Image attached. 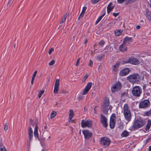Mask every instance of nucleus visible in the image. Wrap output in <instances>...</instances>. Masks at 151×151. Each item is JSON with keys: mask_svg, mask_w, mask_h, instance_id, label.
Wrapping results in <instances>:
<instances>
[{"mask_svg": "<svg viewBox=\"0 0 151 151\" xmlns=\"http://www.w3.org/2000/svg\"><path fill=\"white\" fill-rule=\"evenodd\" d=\"M146 15L147 18L149 20L151 19V12L147 10L146 11Z\"/></svg>", "mask_w": 151, "mask_h": 151, "instance_id": "bb28decb", "label": "nucleus"}, {"mask_svg": "<svg viewBox=\"0 0 151 151\" xmlns=\"http://www.w3.org/2000/svg\"><path fill=\"white\" fill-rule=\"evenodd\" d=\"M37 73V71H35V72H34V74H33V76H32V78H35L36 76V74Z\"/></svg>", "mask_w": 151, "mask_h": 151, "instance_id": "c03bdc74", "label": "nucleus"}, {"mask_svg": "<svg viewBox=\"0 0 151 151\" xmlns=\"http://www.w3.org/2000/svg\"><path fill=\"white\" fill-rule=\"evenodd\" d=\"M87 41H88L86 39L85 40V42H84V44H86L87 42Z\"/></svg>", "mask_w": 151, "mask_h": 151, "instance_id": "69168bd1", "label": "nucleus"}, {"mask_svg": "<svg viewBox=\"0 0 151 151\" xmlns=\"http://www.w3.org/2000/svg\"><path fill=\"white\" fill-rule=\"evenodd\" d=\"M38 123H36L35 127L34 129V136L36 138H38V140H39L38 137Z\"/></svg>", "mask_w": 151, "mask_h": 151, "instance_id": "4be33fe9", "label": "nucleus"}, {"mask_svg": "<svg viewBox=\"0 0 151 151\" xmlns=\"http://www.w3.org/2000/svg\"><path fill=\"white\" fill-rule=\"evenodd\" d=\"M114 45L113 43H111L109 45L107 46L106 48H107L108 52H111L112 51L113 49Z\"/></svg>", "mask_w": 151, "mask_h": 151, "instance_id": "5701e85b", "label": "nucleus"}, {"mask_svg": "<svg viewBox=\"0 0 151 151\" xmlns=\"http://www.w3.org/2000/svg\"><path fill=\"white\" fill-rule=\"evenodd\" d=\"M93 64V62L91 60H90L89 61L88 63V65L90 67H92Z\"/></svg>", "mask_w": 151, "mask_h": 151, "instance_id": "a18cd8bd", "label": "nucleus"}, {"mask_svg": "<svg viewBox=\"0 0 151 151\" xmlns=\"http://www.w3.org/2000/svg\"><path fill=\"white\" fill-rule=\"evenodd\" d=\"M68 13H66L65 15H64V17H63V19H65V20L67 16L68 15Z\"/></svg>", "mask_w": 151, "mask_h": 151, "instance_id": "864d4df0", "label": "nucleus"}, {"mask_svg": "<svg viewBox=\"0 0 151 151\" xmlns=\"http://www.w3.org/2000/svg\"><path fill=\"white\" fill-rule=\"evenodd\" d=\"M112 107L109 105V98H106L104 100L102 106L101 110L105 114H108L109 111L111 112Z\"/></svg>", "mask_w": 151, "mask_h": 151, "instance_id": "f257e3e1", "label": "nucleus"}, {"mask_svg": "<svg viewBox=\"0 0 151 151\" xmlns=\"http://www.w3.org/2000/svg\"><path fill=\"white\" fill-rule=\"evenodd\" d=\"M105 14H103V15H102L101 16H100L99 17H98V19H97V20H96V22H95L96 24H97L101 21V20L102 19V17L104 16Z\"/></svg>", "mask_w": 151, "mask_h": 151, "instance_id": "c85d7f7f", "label": "nucleus"}, {"mask_svg": "<svg viewBox=\"0 0 151 151\" xmlns=\"http://www.w3.org/2000/svg\"><path fill=\"white\" fill-rule=\"evenodd\" d=\"M100 119V122L102 124V126L106 128L108 126L106 118L102 114H101Z\"/></svg>", "mask_w": 151, "mask_h": 151, "instance_id": "f8f14e48", "label": "nucleus"}, {"mask_svg": "<svg viewBox=\"0 0 151 151\" xmlns=\"http://www.w3.org/2000/svg\"><path fill=\"white\" fill-rule=\"evenodd\" d=\"M150 7L151 8V0H150Z\"/></svg>", "mask_w": 151, "mask_h": 151, "instance_id": "774afa93", "label": "nucleus"}, {"mask_svg": "<svg viewBox=\"0 0 151 151\" xmlns=\"http://www.w3.org/2000/svg\"><path fill=\"white\" fill-rule=\"evenodd\" d=\"M97 106H96L95 107V108L94 109V113L96 114L97 113V111H96V108L97 107Z\"/></svg>", "mask_w": 151, "mask_h": 151, "instance_id": "680f3d73", "label": "nucleus"}, {"mask_svg": "<svg viewBox=\"0 0 151 151\" xmlns=\"http://www.w3.org/2000/svg\"><path fill=\"white\" fill-rule=\"evenodd\" d=\"M80 58H79L78 59L77 62H76V66H77L79 65V63L80 62Z\"/></svg>", "mask_w": 151, "mask_h": 151, "instance_id": "de8ad7c7", "label": "nucleus"}, {"mask_svg": "<svg viewBox=\"0 0 151 151\" xmlns=\"http://www.w3.org/2000/svg\"><path fill=\"white\" fill-rule=\"evenodd\" d=\"M114 5L112 2H110L107 6V13L109 14L114 7Z\"/></svg>", "mask_w": 151, "mask_h": 151, "instance_id": "a211bd4d", "label": "nucleus"}, {"mask_svg": "<svg viewBox=\"0 0 151 151\" xmlns=\"http://www.w3.org/2000/svg\"><path fill=\"white\" fill-rule=\"evenodd\" d=\"M55 63V60H52L49 63L48 65L50 66H51V65H53L54 64V63Z\"/></svg>", "mask_w": 151, "mask_h": 151, "instance_id": "4c0bfd02", "label": "nucleus"}, {"mask_svg": "<svg viewBox=\"0 0 151 151\" xmlns=\"http://www.w3.org/2000/svg\"><path fill=\"white\" fill-rule=\"evenodd\" d=\"M34 79H35L34 78H32L31 81V84L32 85L34 81Z\"/></svg>", "mask_w": 151, "mask_h": 151, "instance_id": "bf43d9fd", "label": "nucleus"}, {"mask_svg": "<svg viewBox=\"0 0 151 151\" xmlns=\"http://www.w3.org/2000/svg\"><path fill=\"white\" fill-rule=\"evenodd\" d=\"M119 14V13H113V15L114 17H116L118 16V15Z\"/></svg>", "mask_w": 151, "mask_h": 151, "instance_id": "603ef678", "label": "nucleus"}, {"mask_svg": "<svg viewBox=\"0 0 151 151\" xmlns=\"http://www.w3.org/2000/svg\"><path fill=\"white\" fill-rule=\"evenodd\" d=\"M145 124V122L144 119L141 118L137 119L134 121L131 129L132 130L138 129L144 126Z\"/></svg>", "mask_w": 151, "mask_h": 151, "instance_id": "7ed1b4c3", "label": "nucleus"}, {"mask_svg": "<svg viewBox=\"0 0 151 151\" xmlns=\"http://www.w3.org/2000/svg\"><path fill=\"white\" fill-rule=\"evenodd\" d=\"M129 135V132L126 130L123 131L121 134V136L122 137H126Z\"/></svg>", "mask_w": 151, "mask_h": 151, "instance_id": "b1692460", "label": "nucleus"}, {"mask_svg": "<svg viewBox=\"0 0 151 151\" xmlns=\"http://www.w3.org/2000/svg\"><path fill=\"white\" fill-rule=\"evenodd\" d=\"M59 79H57L55 83L53 92L55 94L58 93L59 88Z\"/></svg>", "mask_w": 151, "mask_h": 151, "instance_id": "dca6fc26", "label": "nucleus"}, {"mask_svg": "<svg viewBox=\"0 0 151 151\" xmlns=\"http://www.w3.org/2000/svg\"><path fill=\"white\" fill-rule=\"evenodd\" d=\"M93 122L91 120H82L81 121V127L83 128L87 127L90 128L92 127Z\"/></svg>", "mask_w": 151, "mask_h": 151, "instance_id": "9b49d317", "label": "nucleus"}, {"mask_svg": "<svg viewBox=\"0 0 151 151\" xmlns=\"http://www.w3.org/2000/svg\"><path fill=\"white\" fill-rule=\"evenodd\" d=\"M100 0H91L92 3L93 4H95L97 3Z\"/></svg>", "mask_w": 151, "mask_h": 151, "instance_id": "ea45409f", "label": "nucleus"}, {"mask_svg": "<svg viewBox=\"0 0 151 151\" xmlns=\"http://www.w3.org/2000/svg\"><path fill=\"white\" fill-rule=\"evenodd\" d=\"M145 94L147 96H149L150 95V93L149 92H146L145 93Z\"/></svg>", "mask_w": 151, "mask_h": 151, "instance_id": "e2e57ef3", "label": "nucleus"}, {"mask_svg": "<svg viewBox=\"0 0 151 151\" xmlns=\"http://www.w3.org/2000/svg\"><path fill=\"white\" fill-rule=\"evenodd\" d=\"M142 89L139 86H135L132 89V91L133 95L136 97H139L142 93Z\"/></svg>", "mask_w": 151, "mask_h": 151, "instance_id": "39448f33", "label": "nucleus"}, {"mask_svg": "<svg viewBox=\"0 0 151 151\" xmlns=\"http://www.w3.org/2000/svg\"><path fill=\"white\" fill-rule=\"evenodd\" d=\"M84 14L81 12L78 18V19L79 20L81 18H83L84 16Z\"/></svg>", "mask_w": 151, "mask_h": 151, "instance_id": "79ce46f5", "label": "nucleus"}, {"mask_svg": "<svg viewBox=\"0 0 151 151\" xmlns=\"http://www.w3.org/2000/svg\"><path fill=\"white\" fill-rule=\"evenodd\" d=\"M103 56L102 55L97 56V59L99 60H100L102 58Z\"/></svg>", "mask_w": 151, "mask_h": 151, "instance_id": "a19ab883", "label": "nucleus"}, {"mask_svg": "<svg viewBox=\"0 0 151 151\" xmlns=\"http://www.w3.org/2000/svg\"><path fill=\"white\" fill-rule=\"evenodd\" d=\"M105 43V42L103 40H101L99 43L98 45L102 47Z\"/></svg>", "mask_w": 151, "mask_h": 151, "instance_id": "2f4dec72", "label": "nucleus"}, {"mask_svg": "<svg viewBox=\"0 0 151 151\" xmlns=\"http://www.w3.org/2000/svg\"><path fill=\"white\" fill-rule=\"evenodd\" d=\"M8 129V126L6 123L5 124L4 129L5 131L7 130Z\"/></svg>", "mask_w": 151, "mask_h": 151, "instance_id": "8fccbe9b", "label": "nucleus"}, {"mask_svg": "<svg viewBox=\"0 0 151 151\" xmlns=\"http://www.w3.org/2000/svg\"><path fill=\"white\" fill-rule=\"evenodd\" d=\"M126 0H117V2L119 4H122Z\"/></svg>", "mask_w": 151, "mask_h": 151, "instance_id": "09e8293b", "label": "nucleus"}, {"mask_svg": "<svg viewBox=\"0 0 151 151\" xmlns=\"http://www.w3.org/2000/svg\"><path fill=\"white\" fill-rule=\"evenodd\" d=\"M78 100L79 101H81L82 100L83 98V96H81V95H79L78 97Z\"/></svg>", "mask_w": 151, "mask_h": 151, "instance_id": "37998d69", "label": "nucleus"}, {"mask_svg": "<svg viewBox=\"0 0 151 151\" xmlns=\"http://www.w3.org/2000/svg\"><path fill=\"white\" fill-rule=\"evenodd\" d=\"M12 0H11L10 1H9L8 3L7 4V6H10L11 3H12Z\"/></svg>", "mask_w": 151, "mask_h": 151, "instance_id": "6e6d98bb", "label": "nucleus"}, {"mask_svg": "<svg viewBox=\"0 0 151 151\" xmlns=\"http://www.w3.org/2000/svg\"><path fill=\"white\" fill-rule=\"evenodd\" d=\"M69 122H73V120H72V119H69Z\"/></svg>", "mask_w": 151, "mask_h": 151, "instance_id": "13d9d810", "label": "nucleus"}, {"mask_svg": "<svg viewBox=\"0 0 151 151\" xmlns=\"http://www.w3.org/2000/svg\"><path fill=\"white\" fill-rule=\"evenodd\" d=\"M43 138H42L43 140L46 139L48 140V139L50 138L49 132L47 130L44 132L43 133Z\"/></svg>", "mask_w": 151, "mask_h": 151, "instance_id": "6ab92c4d", "label": "nucleus"}, {"mask_svg": "<svg viewBox=\"0 0 151 151\" xmlns=\"http://www.w3.org/2000/svg\"><path fill=\"white\" fill-rule=\"evenodd\" d=\"M122 85L119 82H117L115 84L112 85L111 90L112 92L115 93L121 89Z\"/></svg>", "mask_w": 151, "mask_h": 151, "instance_id": "6e6552de", "label": "nucleus"}, {"mask_svg": "<svg viewBox=\"0 0 151 151\" xmlns=\"http://www.w3.org/2000/svg\"><path fill=\"white\" fill-rule=\"evenodd\" d=\"M30 122L31 124H32V123L33 122V120H32V119H30Z\"/></svg>", "mask_w": 151, "mask_h": 151, "instance_id": "0e129e2a", "label": "nucleus"}, {"mask_svg": "<svg viewBox=\"0 0 151 151\" xmlns=\"http://www.w3.org/2000/svg\"><path fill=\"white\" fill-rule=\"evenodd\" d=\"M144 114L145 116H151V109L149 111L145 112Z\"/></svg>", "mask_w": 151, "mask_h": 151, "instance_id": "72a5a7b5", "label": "nucleus"}, {"mask_svg": "<svg viewBox=\"0 0 151 151\" xmlns=\"http://www.w3.org/2000/svg\"><path fill=\"white\" fill-rule=\"evenodd\" d=\"M129 72V70L128 68H125L121 70L119 72V75L124 76L127 75Z\"/></svg>", "mask_w": 151, "mask_h": 151, "instance_id": "f3484780", "label": "nucleus"}, {"mask_svg": "<svg viewBox=\"0 0 151 151\" xmlns=\"http://www.w3.org/2000/svg\"><path fill=\"white\" fill-rule=\"evenodd\" d=\"M132 39L131 37H126L124 39L123 42H124L126 44L127 42L128 41L131 42H132Z\"/></svg>", "mask_w": 151, "mask_h": 151, "instance_id": "a878e982", "label": "nucleus"}, {"mask_svg": "<svg viewBox=\"0 0 151 151\" xmlns=\"http://www.w3.org/2000/svg\"><path fill=\"white\" fill-rule=\"evenodd\" d=\"M119 65L120 62L118 61L113 66L112 71L114 73H115L118 71V68L119 66Z\"/></svg>", "mask_w": 151, "mask_h": 151, "instance_id": "aec40b11", "label": "nucleus"}, {"mask_svg": "<svg viewBox=\"0 0 151 151\" xmlns=\"http://www.w3.org/2000/svg\"><path fill=\"white\" fill-rule=\"evenodd\" d=\"M56 112L55 111H52L51 114L50 118L52 119L54 118L56 115Z\"/></svg>", "mask_w": 151, "mask_h": 151, "instance_id": "c756f323", "label": "nucleus"}, {"mask_svg": "<svg viewBox=\"0 0 151 151\" xmlns=\"http://www.w3.org/2000/svg\"><path fill=\"white\" fill-rule=\"evenodd\" d=\"M149 151H151V145L149 147Z\"/></svg>", "mask_w": 151, "mask_h": 151, "instance_id": "338daca9", "label": "nucleus"}, {"mask_svg": "<svg viewBox=\"0 0 151 151\" xmlns=\"http://www.w3.org/2000/svg\"><path fill=\"white\" fill-rule=\"evenodd\" d=\"M41 144L43 147H45L46 144L42 141L41 142Z\"/></svg>", "mask_w": 151, "mask_h": 151, "instance_id": "5fc2aeb1", "label": "nucleus"}, {"mask_svg": "<svg viewBox=\"0 0 151 151\" xmlns=\"http://www.w3.org/2000/svg\"><path fill=\"white\" fill-rule=\"evenodd\" d=\"M44 92L45 91L44 90H42L39 91L38 96L39 98H40L41 97L42 94L44 93Z\"/></svg>", "mask_w": 151, "mask_h": 151, "instance_id": "473e14b6", "label": "nucleus"}, {"mask_svg": "<svg viewBox=\"0 0 151 151\" xmlns=\"http://www.w3.org/2000/svg\"><path fill=\"white\" fill-rule=\"evenodd\" d=\"M140 28V26L139 25H137L136 27V29H139Z\"/></svg>", "mask_w": 151, "mask_h": 151, "instance_id": "052dcab7", "label": "nucleus"}, {"mask_svg": "<svg viewBox=\"0 0 151 151\" xmlns=\"http://www.w3.org/2000/svg\"><path fill=\"white\" fill-rule=\"evenodd\" d=\"M121 34L120 30H117L115 32V35L116 36H119Z\"/></svg>", "mask_w": 151, "mask_h": 151, "instance_id": "c9c22d12", "label": "nucleus"}, {"mask_svg": "<svg viewBox=\"0 0 151 151\" xmlns=\"http://www.w3.org/2000/svg\"><path fill=\"white\" fill-rule=\"evenodd\" d=\"M100 144L105 148L108 147L111 143L110 139L107 137H104L101 138L100 140Z\"/></svg>", "mask_w": 151, "mask_h": 151, "instance_id": "423d86ee", "label": "nucleus"}, {"mask_svg": "<svg viewBox=\"0 0 151 151\" xmlns=\"http://www.w3.org/2000/svg\"><path fill=\"white\" fill-rule=\"evenodd\" d=\"M124 62L125 63H130L134 65L139 64L140 63L139 61L137 59L134 57H131Z\"/></svg>", "mask_w": 151, "mask_h": 151, "instance_id": "1a4fd4ad", "label": "nucleus"}, {"mask_svg": "<svg viewBox=\"0 0 151 151\" xmlns=\"http://www.w3.org/2000/svg\"><path fill=\"white\" fill-rule=\"evenodd\" d=\"M0 151H7L5 147L2 144L0 145Z\"/></svg>", "mask_w": 151, "mask_h": 151, "instance_id": "7c9ffc66", "label": "nucleus"}, {"mask_svg": "<svg viewBox=\"0 0 151 151\" xmlns=\"http://www.w3.org/2000/svg\"><path fill=\"white\" fill-rule=\"evenodd\" d=\"M54 49L53 48H51L50 49L49 52H48V53L49 54H50L52 52L53 50Z\"/></svg>", "mask_w": 151, "mask_h": 151, "instance_id": "3c124183", "label": "nucleus"}, {"mask_svg": "<svg viewBox=\"0 0 151 151\" xmlns=\"http://www.w3.org/2000/svg\"><path fill=\"white\" fill-rule=\"evenodd\" d=\"M147 86V85L146 84H143V85L142 86V89L144 92H145L146 91Z\"/></svg>", "mask_w": 151, "mask_h": 151, "instance_id": "58836bf2", "label": "nucleus"}, {"mask_svg": "<svg viewBox=\"0 0 151 151\" xmlns=\"http://www.w3.org/2000/svg\"><path fill=\"white\" fill-rule=\"evenodd\" d=\"M92 86V83L89 82L88 83L85 88L83 89L82 93V95L86 94L90 90Z\"/></svg>", "mask_w": 151, "mask_h": 151, "instance_id": "2eb2a0df", "label": "nucleus"}, {"mask_svg": "<svg viewBox=\"0 0 151 151\" xmlns=\"http://www.w3.org/2000/svg\"><path fill=\"white\" fill-rule=\"evenodd\" d=\"M151 125V121L150 120H148V122L147 124L146 127V130H148L150 129V126Z\"/></svg>", "mask_w": 151, "mask_h": 151, "instance_id": "cd10ccee", "label": "nucleus"}, {"mask_svg": "<svg viewBox=\"0 0 151 151\" xmlns=\"http://www.w3.org/2000/svg\"><path fill=\"white\" fill-rule=\"evenodd\" d=\"M116 119V117L115 114H113L111 117L110 121V126L111 129L114 128V127Z\"/></svg>", "mask_w": 151, "mask_h": 151, "instance_id": "4468645a", "label": "nucleus"}, {"mask_svg": "<svg viewBox=\"0 0 151 151\" xmlns=\"http://www.w3.org/2000/svg\"><path fill=\"white\" fill-rule=\"evenodd\" d=\"M88 76L87 74H86V75H85V76H84V77L83 78L82 81V82L83 83L85 82V81H86V79L88 78Z\"/></svg>", "mask_w": 151, "mask_h": 151, "instance_id": "e433bc0d", "label": "nucleus"}, {"mask_svg": "<svg viewBox=\"0 0 151 151\" xmlns=\"http://www.w3.org/2000/svg\"><path fill=\"white\" fill-rule=\"evenodd\" d=\"M126 44L123 42V43L120 46L119 50L121 51L124 52L127 50V47Z\"/></svg>", "mask_w": 151, "mask_h": 151, "instance_id": "412c9836", "label": "nucleus"}, {"mask_svg": "<svg viewBox=\"0 0 151 151\" xmlns=\"http://www.w3.org/2000/svg\"><path fill=\"white\" fill-rule=\"evenodd\" d=\"M82 132L84 134L85 139H89L92 137L93 135L92 132L88 130H83L82 131Z\"/></svg>", "mask_w": 151, "mask_h": 151, "instance_id": "ddd939ff", "label": "nucleus"}, {"mask_svg": "<svg viewBox=\"0 0 151 151\" xmlns=\"http://www.w3.org/2000/svg\"><path fill=\"white\" fill-rule=\"evenodd\" d=\"M65 20V19H62L61 21L60 22V24H62Z\"/></svg>", "mask_w": 151, "mask_h": 151, "instance_id": "4d7b16f0", "label": "nucleus"}, {"mask_svg": "<svg viewBox=\"0 0 151 151\" xmlns=\"http://www.w3.org/2000/svg\"><path fill=\"white\" fill-rule=\"evenodd\" d=\"M124 117L126 120L129 122L131 119V114L128 105L125 104L123 109Z\"/></svg>", "mask_w": 151, "mask_h": 151, "instance_id": "20e7f679", "label": "nucleus"}, {"mask_svg": "<svg viewBox=\"0 0 151 151\" xmlns=\"http://www.w3.org/2000/svg\"><path fill=\"white\" fill-rule=\"evenodd\" d=\"M127 79L133 84H138L141 80V76L138 73H133L128 76Z\"/></svg>", "mask_w": 151, "mask_h": 151, "instance_id": "f03ea898", "label": "nucleus"}, {"mask_svg": "<svg viewBox=\"0 0 151 151\" xmlns=\"http://www.w3.org/2000/svg\"><path fill=\"white\" fill-rule=\"evenodd\" d=\"M33 133L32 128L29 127L28 130L29 139L27 140V147L29 148L31 145V142L32 141L33 137Z\"/></svg>", "mask_w": 151, "mask_h": 151, "instance_id": "9d476101", "label": "nucleus"}, {"mask_svg": "<svg viewBox=\"0 0 151 151\" xmlns=\"http://www.w3.org/2000/svg\"><path fill=\"white\" fill-rule=\"evenodd\" d=\"M150 104L149 99H145L139 103V108L141 109H146L149 107Z\"/></svg>", "mask_w": 151, "mask_h": 151, "instance_id": "0eeeda50", "label": "nucleus"}, {"mask_svg": "<svg viewBox=\"0 0 151 151\" xmlns=\"http://www.w3.org/2000/svg\"><path fill=\"white\" fill-rule=\"evenodd\" d=\"M86 7L84 6V7H83V9H82V11L81 12L83 13L84 14L86 10Z\"/></svg>", "mask_w": 151, "mask_h": 151, "instance_id": "49530a36", "label": "nucleus"}, {"mask_svg": "<svg viewBox=\"0 0 151 151\" xmlns=\"http://www.w3.org/2000/svg\"><path fill=\"white\" fill-rule=\"evenodd\" d=\"M137 0H127L126 1V3H125V4L127 5L129 4H131Z\"/></svg>", "mask_w": 151, "mask_h": 151, "instance_id": "f704fd0d", "label": "nucleus"}, {"mask_svg": "<svg viewBox=\"0 0 151 151\" xmlns=\"http://www.w3.org/2000/svg\"><path fill=\"white\" fill-rule=\"evenodd\" d=\"M69 112L70 113L69 114V118L72 119L74 116V111L73 110L70 109L69 110Z\"/></svg>", "mask_w": 151, "mask_h": 151, "instance_id": "393cba45", "label": "nucleus"}]
</instances>
